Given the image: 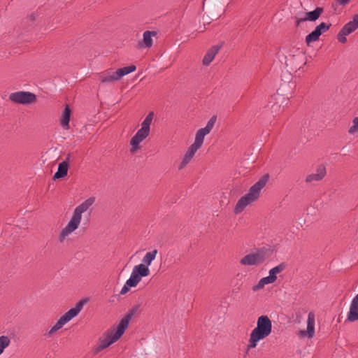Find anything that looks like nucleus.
Here are the masks:
<instances>
[{"instance_id":"nucleus-4","label":"nucleus","mask_w":358,"mask_h":358,"mask_svg":"<svg viewBox=\"0 0 358 358\" xmlns=\"http://www.w3.org/2000/svg\"><path fill=\"white\" fill-rule=\"evenodd\" d=\"M94 202L95 197L91 196L75 208L71 220L60 233L59 239L61 241H62V239H64L66 236L75 231L78 228L81 220L82 213L87 211Z\"/></svg>"},{"instance_id":"nucleus-23","label":"nucleus","mask_w":358,"mask_h":358,"mask_svg":"<svg viewBox=\"0 0 358 358\" xmlns=\"http://www.w3.org/2000/svg\"><path fill=\"white\" fill-rule=\"evenodd\" d=\"M285 266L283 264H280L269 271V275H268L271 280L274 282L277 279V274L280 273L285 269Z\"/></svg>"},{"instance_id":"nucleus-25","label":"nucleus","mask_w":358,"mask_h":358,"mask_svg":"<svg viewBox=\"0 0 358 358\" xmlns=\"http://www.w3.org/2000/svg\"><path fill=\"white\" fill-rule=\"evenodd\" d=\"M322 34V31L319 29H315L306 36V42L308 45L312 42L317 41Z\"/></svg>"},{"instance_id":"nucleus-22","label":"nucleus","mask_w":358,"mask_h":358,"mask_svg":"<svg viewBox=\"0 0 358 358\" xmlns=\"http://www.w3.org/2000/svg\"><path fill=\"white\" fill-rule=\"evenodd\" d=\"M134 287V268H133L129 278L127 280L125 285L123 286L120 291L121 294H126L129 289V287Z\"/></svg>"},{"instance_id":"nucleus-14","label":"nucleus","mask_w":358,"mask_h":358,"mask_svg":"<svg viewBox=\"0 0 358 358\" xmlns=\"http://www.w3.org/2000/svg\"><path fill=\"white\" fill-rule=\"evenodd\" d=\"M326 168L323 165H320L316 169L315 173L308 175L306 178V182L321 180L326 175Z\"/></svg>"},{"instance_id":"nucleus-20","label":"nucleus","mask_w":358,"mask_h":358,"mask_svg":"<svg viewBox=\"0 0 358 358\" xmlns=\"http://www.w3.org/2000/svg\"><path fill=\"white\" fill-rule=\"evenodd\" d=\"M324 9L321 7H317L314 10L305 13L304 20L310 22L316 21L323 13Z\"/></svg>"},{"instance_id":"nucleus-13","label":"nucleus","mask_w":358,"mask_h":358,"mask_svg":"<svg viewBox=\"0 0 358 358\" xmlns=\"http://www.w3.org/2000/svg\"><path fill=\"white\" fill-rule=\"evenodd\" d=\"M199 149L191 145L178 165V170L183 169L192 159Z\"/></svg>"},{"instance_id":"nucleus-8","label":"nucleus","mask_w":358,"mask_h":358,"mask_svg":"<svg viewBox=\"0 0 358 358\" xmlns=\"http://www.w3.org/2000/svg\"><path fill=\"white\" fill-rule=\"evenodd\" d=\"M9 99L17 104L28 105L36 101V96L32 92L20 91L11 93Z\"/></svg>"},{"instance_id":"nucleus-9","label":"nucleus","mask_w":358,"mask_h":358,"mask_svg":"<svg viewBox=\"0 0 358 358\" xmlns=\"http://www.w3.org/2000/svg\"><path fill=\"white\" fill-rule=\"evenodd\" d=\"M216 122V116L213 115L211 118L208 121L205 127L199 129L195 135V139L193 144H192L195 148L199 149L203 143L204 137L208 134L212 129L213 128L215 123Z\"/></svg>"},{"instance_id":"nucleus-11","label":"nucleus","mask_w":358,"mask_h":358,"mask_svg":"<svg viewBox=\"0 0 358 358\" xmlns=\"http://www.w3.org/2000/svg\"><path fill=\"white\" fill-rule=\"evenodd\" d=\"M315 313L311 311L308 314L307 317V328L306 329H302L297 332V336L299 338H312L315 336Z\"/></svg>"},{"instance_id":"nucleus-28","label":"nucleus","mask_w":358,"mask_h":358,"mask_svg":"<svg viewBox=\"0 0 358 358\" xmlns=\"http://www.w3.org/2000/svg\"><path fill=\"white\" fill-rule=\"evenodd\" d=\"M331 26V24H326L325 22H322L319 25L316 27L317 29H319L322 34L328 31Z\"/></svg>"},{"instance_id":"nucleus-1","label":"nucleus","mask_w":358,"mask_h":358,"mask_svg":"<svg viewBox=\"0 0 358 358\" xmlns=\"http://www.w3.org/2000/svg\"><path fill=\"white\" fill-rule=\"evenodd\" d=\"M134 315V310H130L129 313L122 318L117 327L108 329L100 339L95 348V352L98 353L115 343L123 335L127 329L129 323Z\"/></svg>"},{"instance_id":"nucleus-2","label":"nucleus","mask_w":358,"mask_h":358,"mask_svg":"<svg viewBox=\"0 0 358 358\" xmlns=\"http://www.w3.org/2000/svg\"><path fill=\"white\" fill-rule=\"evenodd\" d=\"M272 331V322L267 315H262L257 318V326L251 331L248 349L257 347L258 343L268 337Z\"/></svg>"},{"instance_id":"nucleus-7","label":"nucleus","mask_w":358,"mask_h":358,"mask_svg":"<svg viewBox=\"0 0 358 358\" xmlns=\"http://www.w3.org/2000/svg\"><path fill=\"white\" fill-rule=\"evenodd\" d=\"M154 116V112L150 111L142 122L141 129L136 133V151L139 148L138 144L149 136Z\"/></svg>"},{"instance_id":"nucleus-38","label":"nucleus","mask_w":358,"mask_h":358,"mask_svg":"<svg viewBox=\"0 0 358 358\" xmlns=\"http://www.w3.org/2000/svg\"><path fill=\"white\" fill-rule=\"evenodd\" d=\"M357 117H358V116H357Z\"/></svg>"},{"instance_id":"nucleus-33","label":"nucleus","mask_w":358,"mask_h":358,"mask_svg":"<svg viewBox=\"0 0 358 358\" xmlns=\"http://www.w3.org/2000/svg\"><path fill=\"white\" fill-rule=\"evenodd\" d=\"M307 21L306 20H304V17L303 18H296V26H299L302 22Z\"/></svg>"},{"instance_id":"nucleus-21","label":"nucleus","mask_w":358,"mask_h":358,"mask_svg":"<svg viewBox=\"0 0 358 358\" xmlns=\"http://www.w3.org/2000/svg\"><path fill=\"white\" fill-rule=\"evenodd\" d=\"M348 320L351 322L358 320V305L352 300L350 311L348 313Z\"/></svg>"},{"instance_id":"nucleus-36","label":"nucleus","mask_w":358,"mask_h":358,"mask_svg":"<svg viewBox=\"0 0 358 358\" xmlns=\"http://www.w3.org/2000/svg\"><path fill=\"white\" fill-rule=\"evenodd\" d=\"M70 157H71V155H70V154H68V155H67L66 158V159H65V160L64 161V162H67L69 165Z\"/></svg>"},{"instance_id":"nucleus-24","label":"nucleus","mask_w":358,"mask_h":358,"mask_svg":"<svg viewBox=\"0 0 358 358\" xmlns=\"http://www.w3.org/2000/svg\"><path fill=\"white\" fill-rule=\"evenodd\" d=\"M273 283L271 279L268 277L262 278L257 285L252 287V289L253 292H257L262 289L266 285Z\"/></svg>"},{"instance_id":"nucleus-5","label":"nucleus","mask_w":358,"mask_h":358,"mask_svg":"<svg viewBox=\"0 0 358 358\" xmlns=\"http://www.w3.org/2000/svg\"><path fill=\"white\" fill-rule=\"evenodd\" d=\"M134 71V64L117 69H108L101 73L99 80L102 83H113L120 80L123 76Z\"/></svg>"},{"instance_id":"nucleus-19","label":"nucleus","mask_w":358,"mask_h":358,"mask_svg":"<svg viewBox=\"0 0 358 358\" xmlns=\"http://www.w3.org/2000/svg\"><path fill=\"white\" fill-rule=\"evenodd\" d=\"M69 164L67 162H62L59 164L57 171L53 176V180L64 178L67 176Z\"/></svg>"},{"instance_id":"nucleus-26","label":"nucleus","mask_w":358,"mask_h":358,"mask_svg":"<svg viewBox=\"0 0 358 358\" xmlns=\"http://www.w3.org/2000/svg\"><path fill=\"white\" fill-rule=\"evenodd\" d=\"M11 343V339L6 335L0 336V355L4 352Z\"/></svg>"},{"instance_id":"nucleus-6","label":"nucleus","mask_w":358,"mask_h":358,"mask_svg":"<svg viewBox=\"0 0 358 358\" xmlns=\"http://www.w3.org/2000/svg\"><path fill=\"white\" fill-rule=\"evenodd\" d=\"M88 302V299H83L76 303L75 306L65 313L57 320L55 324L52 327L55 331L60 329L64 324L71 321L73 317L77 316L82 310L83 306Z\"/></svg>"},{"instance_id":"nucleus-17","label":"nucleus","mask_w":358,"mask_h":358,"mask_svg":"<svg viewBox=\"0 0 358 358\" xmlns=\"http://www.w3.org/2000/svg\"><path fill=\"white\" fill-rule=\"evenodd\" d=\"M71 110L70 109L69 105H66L62 111V115L60 117V124L64 129H69V122L71 119Z\"/></svg>"},{"instance_id":"nucleus-12","label":"nucleus","mask_w":358,"mask_h":358,"mask_svg":"<svg viewBox=\"0 0 358 358\" xmlns=\"http://www.w3.org/2000/svg\"><path fill=\"white\" fill-rule=\"evenodd\" d=\"M265 259V256L262 252H257L250 254L245 256L241 260V263L243 265H257L262 263Z\"/></svg>"},{"instance_id":"nucleus-35","label":"nucleus","mask_w":358,"mask_h":358,"mask_svg":"<svg viewBox=\"0 0 358 358\" xmlns=\"http://www.w3.org/2000/svg\"><path fill=\"white\" fill-rule=\"evenodd\" d=\"M55 332V330H54L52 328H51V329L48 331V332L47 335H48V336H52Z\"/></svg>"},{"instance_id":"nucleus-30","label":"nucleus","mask_w":358,"mask_h":358,"mask_svg":"<svg viewBox=\"0 0 358 358\" xmlns=\"http://www.w3.org/2000/svg\"><path fill=\"white\" fill-rule=\"evenodd\" d=\"M134 143H135V141H134V136H133L131 140H130V145H131V148H130V152L131 153L134 154Z\"/></svg>"},{"instance_id":"nucleus-31","label":"nucleus","mask_w":358,"mask_h":358,"mask_svg":"<svg viewBox=\"0 0 358 358\" xmlns=\"http://www.w3.org/2000/svg\"><path fill=\"white\" fill-rule=\"evenodd\" d=\"M350 0H336V1L341 6H345L350 2Z\"/></svg>"},{"instance_id":"nucleus-18","label":"nucleus","mask_w":358,"mask_h":358,"mask_svg":"<svg viewBox=\"0 0 358 358\" xmlns=\"http://www.w3.org/2000/svg\"><path fill=\"white\" fill-rule=\"evenodd\" d=\"M220 49V46L218 45L213 46L209 49L203 58V64L205 66L209 65L215 58V55L218 53Z\"/></svg>"},{"instance_id":"nucleus-34","label":"nucleus","mask_w":358,"mask_h":358,"mask_svg":"<svg viewBox=\"0 0 358 358\" xmlns=\"http://www.w3.org/2000/svg\"><path fill=\"white\" fill-rule=\"evenodd\" d=\"M142 277L138 273H136V285L141 280Z\"/></svg>"},{"instance_id":"nucleus-29","label":"nucleus","mask_w":358,"mask_h":358,"mask_svg":"<svg viewBox=\"0 0 358 358\" xmlns=\"http://www.w3.org/2000/svg\"><path fill=\"white\" fill-rule=\"evenodd\" d=\"M346 36L342 34V30L341 29L338 34V41L341 43H345L347 42Z\"/></svg>"},{"instance_id":"nucleus-32","label":"nucleus","mask_w":358,"mask_h":358,"mask_svg":"<svg viewBox=\"0 0 358 358\" xmlns=\"http://www.w3.org/2000/svg\"><path fill=\"white\" fill-rule=\"evenodd\" d=\"M36 15L35 13H31L30 15L27 17V20L31 22H34L36 20Z\"/></svg>"},{"instance_id":"nucleus-37","label":"nucleus","mask_w":358,"mask_h":358,"mask_svg":"<svg viewBox=\"0 0 358 358\" xmlns=\"http://www.w3.org/2000/svg\"><path fill=\"white\" fill-rule=\"evenodd\" d=\"M353 301L355 302L357 305H358V294H357L354 298H353Z\"/></svg>"},{"instance_id":"nucleus-15","label":"nucleus","mask_w":358,"mask_h":358,"mask_svg":"<svg viewBox=\"0 0 358 358\" xmlns=\"http://www.w3.org/2000/svg\"><path fill=\"white\" fill-rule=\"evenodd\" d=\"M357 28H358V14H355L352 17V20L346 23L343 27V28L341 29L342 34L343 35H349L351 33L354 32Z\"/></svg>"},{"instance_id":"nucleus-3","label":"nucleus","mask_w":358,"mask_h":358,"mask_svg":"<svg viewBox=\"0 0 358 358\" xmlns=\"http://www.w3.org/2000/svg\"><path fill=\"white\" fill-rule=\"evenodd\" d=\"M268 180V175L262 176L256 183H255L249 189V192L241 197L235 207L234 213H241L248 205L256 201L260 194L262 189L266 185Z\"/></svg>"},{"instance_id":"nucleus-16","label":"nucleus","mask_w":358,"mask_h":358,"mask_svg":"<svg viewBox=\"0 0 358 358\" xmlns=\"http://www.w3.org/2000/svg\"><path fill=\"white\" fill-rule=\"evenodd\" d=\"M157 35V32L154 31H146L143 33V39L142 42L138 43V48L145 47L150 48L152 45V36Z\"/></svg>"},{"instance_id":"nucleus-27","label":"nucleus","mask_w":358,"mask_h":358,"mask_svg":"<svg viewBox=\"0 0 358 358\" xmlns=\"http://www.w3.org/2000/svg\"><path fill=\"white\" fill-rule=\"evenodd\" d=\"M349 134H354L358 132V117H356L352 120V125L349 128Z\"/></svg>"},{"instance_id":"nucleus-10","label":"nucleus","mask_w":358,"mask_h":358,"mask_svg":"<svg viewBox=\"0 0 358 358\" xmlns=\"http://www.w3.org/2000/svg\"><path fill=\"white\" fill-rule=\"evenodd\" d=\"M157 254V250L148 252L143 258L142 263L136 266V273H138L141 276H148L150 275L148 266L155 259Z\"/></svg>"}]
</instances>
